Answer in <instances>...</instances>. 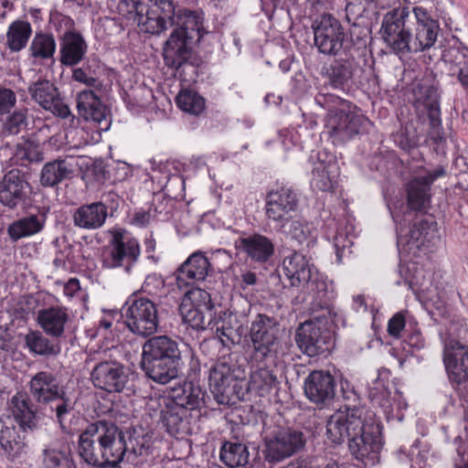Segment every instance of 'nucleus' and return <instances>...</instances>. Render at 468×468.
<instances>
[{"label": "nucleus", "mask_w": 468, "mask_h": 468, "mask_svg": "<svg viewBox=\"0 0 468 468\" xmlns=\"http://www.w3.org/2000/svg\"><path fill=\"white\" fill-rule=\"evenodd\" d=\"M112 422V420H99L91 422L80 432V435L89 439L87 443L90 448H92V442H97L99 445H102V440H104L105 435H107Z\"/></svg>", "instance_id": "51"}, {"label": "nucleus", "mask_w": 468, "mask_h": 468, "mask_svg": "<svg viewBox=\"0 0 468 468\" xmlns=\"http://www.w3.org/2000/svg\"><path fill=\"white\" fill-rule=\"evenodd\" d=\"M176 104L182 111L198 115L205 109V100L196 91L181 90L176 96Z\"/></svg>", "instance_id": "50"}, {"label": "nucleus", "mask_w": 468, "mask_h": 468, "mask_svg": "<svg viewBox=\"0 0 468 468\" xmlns=\"http://www.w3.org/2000/svg\"><path fill=\"white\" fill-rule=\"evenodd\" d=\"M314 101L320 107L327 110L328 113H335L341 108H351L347 101L331 93H318L314 98Z\"/></svg>", "instance_id": "56"}, {"label": "nucleus", "mask_w": 468, "mask_h": 468, "mask_svg": "<svg viewBox=\"0 0 468 468\" xmlns=\"http://www.w3.org/2000/svg\"><path fill=\"white\" fill-rule=\"evenodd\" d=\"M235 248L243 252L251 261L264 263L274 254L272 240L260 233L239 237L235 240Z\"/></svg>", "instance_id": "30"}, {"label": "nucleus", "mask_w": 468, "mask_h": 468, "mask_svg": "<svg viewBox=\"0 0 468 468\" xmlns=\"http://www.w3.org/2000/svg\"><path fill=\"white\" fill-rule=\"evenodd\" d=\"M356 69L357 62L350 56L324 64L321 75L331 88L345 91L351 88Z\"/></svg>", "instance_id": "23"}, {"label": "nucleus", "mask_w": 468, "mask_h": 468, "mask_svg": "<svg viewBox=\"0 0 468 468\" xmlns=\"http://www.w3.org/2000/svg\"><path fill=\"white\" fill-rule=\"evenodd\" d=\"M10 410L23 431H32L40 426L41 416L26 393L18 392L12 397Z\"/></svg>", "instance_id": "31"}, {"label": "nucleus", "mask_w": 468, "mask_h": 468, "mask_svg": "<svg viewBox=\"0 0 468 468\" xmlns=\"http://www.w3.org/2000/svg\"><path fill=\"white\" fill-rule=\"evenodd\" d=\"M28 391L32 400L38 407L48 406L56 422L62 430L66 429L67 420L75 410L76 400L58 375L50 371H38L30 378Z\"/></svg>", "instance_id": "5"}, {"label": "nucleus", "mask_w": 468, "mask_h": 468, "mask_svg": "<svg viewBox=\"0 0 468 468\" xmlns=\"http://www.w3.org/2000/svg\"><path fill=\"white\" fill-rule=\"evenodd\" d=\"M406 203L401 208L389 207L390 213L396 223L397 247L400 263L407 261L410 254L408 246L410 244V222L407 219V212L410 208V184L404 185ZM403 266L399 264V272L402 273Z\"/></svg>", "instance_id": "32"}, {"label": "nucleus", "mask_w": 468, "mask_h": 468, "mask_svg": "<svg viewBox=\"0 0 468 468\" xmlns=\"http://www.w3.org/2000/svg\"><path fill=\"white\" fill-rule=\"evenodd\" d=\"M265 460L280 463L302 451L306 443L305 434L292 427H276L264 437Z\"/></svg>", "instance_id": "11"}, {"label": "nucleus", "mask_w": 468, "mask_h": 468, "mask_svg": "<svg viewBox=\"0 0 468 468\" xmlns=\"http://www.w3.org/2000/svg\"><path fill=\"white\" fill-rule=\"evenodd\" d=\"M31 34V25L27 21L16 20L8 27L5 45L12 52H18L26 48Z\"/></svg>", "instance_id": "46"}, {"label": "nucleus", "mask_w": 468, "mask_h": 468, "mask_svg": "<svg viewBox=\"0 0 468 468\" xmlns=\"http://www.w3.org/2000/svg\"><path fill=\"white\" fill-rule=\"evenodd\" d=\"M368 396L373 404L382 408L385 411L391 406L390 392L382 382H377L374 387H371Z\"/></svg>", "instance_id": "57"}, {"label": "nucleus", "mask_w": 468, "mask_h": 468, "mask_svg": "<svg viewBox=\"0 0 468 468\" xmlns=\"http://www.w3.org/2000/svg\"><path fill=\"white\" fill-rule=\"evenodd\" d=\"M30 194V184L19 169L8 171L0 181V203L16 209L23 205Z\"/></svg>", "instance_id": "19"}, {"label": "nucleus", "mask_w": 468, "mask_h": 468, "mask_svg": "<svg viewBox=\"0 0 468 468\" xmlns=\"http://www.w3.org/2000/svg\"><path fill=\"white\" fill-rule=\"evenodd\" d=\"M366 12L365 0H351L346 5V17L348 23L352 25L350 37L353 39L357 33V39L366 37L367 28L361 26L360 20Z\"/></svg>", "instance_id": "47"}, {"label": "nucleus", "mask_w": 468, "mask_h": 468, "mask_svg": "<svg viewBox=\"0 0 468 468\" xmlns=\"http://www.w3.org/2000/svg\"><path fill=\"white\" fill-rule=\"evenodd\" d=\"M441 243L438 224L431 216L415 220L411 228V250H414V257L419 261L412 262L417 267L414 273L411 272V291L420 303L427 299L426 291L431 284L430 271L425 265Z\"/></svg>", "instance_id": "4"}, {"label": "nucleus", "mask_w": 468, "mask_h": 468, "mask_svg": "<svg viewBox=\"0 0 468 468\" xmlns=\"http://www.w3.org/2000/svg\"><path fill=\"white\" fill-rule=\"evenodd\" d=\"M453 62L458 67V80L462 86L468 90V48L457 49Z\"/></svg>", "instance_id": "58"}, {"label": "nucleus", "mask_w": 468, "mask_h": 468, "mask_svg": "<svg viewBox=\"0 0 468 468\" xmlns=\"http://www.w3.org/2000/svg\"><path fill=\"white\" fill-rule=\"evenodd\" d=\"M282 270L290 281L292 286L299 287L303 281L310 279L312 273L316 270L315 267L309 262L306 257L297 251L284 257L282 261Z\"/></svg>", "instance_id": "38"}, {"label": "nucleus", "mask_w": 468, "mask_h": 468, "mask_svg": "<svg viewBox=\"0 0 468 468\" xmlns=\"http://www.w3.org/2000/svg\"><path fill=\"white\" fill-rule=\"evenodd\" d=\"M219 459L229 468L243 466L249 461V451L244 443L224 441L220 447Z\"/></svg>", "instance_id": "45"}, {"label": "nucleus", "mask_w": 468, "mask_h": 468, "mask_svg": "<svg viewBox=\"0 0 468 468\" xmlns=\"http://www.w3.org/2000/svg\"><path fill=\"white\" fill-rule=\"evenodd\" d=\"M56 40L52 34L36 33L28 48L29 56L35 61L53 59L56 52Z\"/></svg>", "instance_id": "44"}, {"label": "nucleus", "mask_w": 468, "mask_h": 468, "mask_svg": "<svg viewBox=\"0 0 468 468\" xmlns=\"http://www.w3.org/2000/svg\"><path fill=\"white\" fill-rule=\"evenodd\" d=\"M335 385V379L329 372L314 370L304 379V394L311 402L323 408L333 401Z\"/></svg>", "instance_id": "21"}, {"label": "nucleus", "mask_w": 468, "mask_h": 468, "mask_svg": "<svg viewBox=\"0 0 468 468\" xmlns=\"http://www.w3.org/2000/svg\"><path fill=\"white\" fill-rule=\"evenodd\" d=\"M446 174L442 166L411 179V210H426L431 205V185Z\"/></svg>", "instance_id": "33"}, {"label": "nucleus", "mask_w": 468, "mask_h": 468, "mask_svg": "<svg viewBox=\"0 0 468 468\" xmlns=\"http://www.w3.org/2000/svg\"><path fill=\"white\" fill-rule=\"evenodd\" d=\"M279 384L280 382L273 371L262 366L250 374L249 389L256 392L261 397H264L270 394L271 390L277 389Z\"/></svg>", "instance_id": "42"}, {"label": "nucleus", "mask_w": 468, "mask_h": 468, "mask_svg": "<svg viewBox=\"0 0 468 468\" xmlns=\"http://www.w3.org/2000/svg\"><path fill=\"white\" fill-rule=\"evenodd\" d=\"M370 124L363 114L341 108L335 113H328L325 128L334 144H341L362 133Z\"/></svg>", "instance_id": "14"}, {"label": "nucleus", "mask_w": 468, "mask_h": 468, "mask_svg": "<svg viewBox=\"0 0 468 468\" xmlns=\"http://www.w3.org/2000/svg\"><path fill=\"white\" fill-rule=\"evenodd\" d=\"M321 314L309 315L295 331V343L303 354L310 356H325L334 347V337L329 328L332 316L320 318Z\"/></svg>", "instance_id": "7"}, {"label": "nucleus", "mask_w": 468, "mask_h": 468, "mask_svg": "<svg viewBox=\"0 0 468 468\" xmlns=\"http://www.w3.org/2000/svg\"><path fill=\"white\" fill-rule=\"evenodd\" d=\"M308 296L307 313L309 315L321 314L320 318L332 316V305L328 296V285L322 273L315 270L310 279L302 283Z\"/></svg>", "instance_id": "20"}, {"label": "nucleus", "mask_w": 468, "mask_h": 468, "mask_svg": "<svg viewBox=\"0 0 468 468\" xmlns=\"http://www.w3.org/2000/svg\"><path fill=\"white\" fill-rule=\"evenodd\" d=\"M382 429L375 412L346 404L328 419L326 436L335 444L347 439L350 454L364 465L373 466L379 462L384 445Z\"/></svg>", "instance_id": "1"}, {"label": "nucleus", "mask_w": 468, "mask_h": 468, "mask_svg": "<svg viewBox=\"0 0 468 468\" xmlns=\"http://www.w3.org/2000/svg\"><path fill=\"white\" fill-rule=\"evenodd\" d=\"M16 103V95L7 88H0V115L8 113Z\"/></svg>", "instance_id": "63"}, {"label": "nucleus", "mask_w": 468, "mask_h": 468, "mask_svg": "<svg viewBox=\"0 0 468 468\" xmlns=\"http://www.w3.org/2000/svg\"><path fill=\"white\" fill-rule=\"evenodd\" d=\"M28 92L32 100L44 110L62 119L69 118L71 124L77 121L69 105L61 97L58 89L51 81L39 79L29 85Z\"/></svg>", "instance_id": "16"}, {"label": "nucleus", "mask_w": 468, "mask_h": 468, "mask_svg": "<svg viewBox=\"0 0 468 468\" xmlns=\"http://www.w3.org/2000/svg\"><path fill=\"white\" fill-rule=\"evenodd\" d=\"M299 197L297 192L289 186H281L270 190L266 194L264 212L269 223L274 224L278 232H284L285 227L292 219L297 211Z\"/></svg>", "instance_id": "12"}, {"label": "nucleus", "mask_w": 468, "mask_h": 468, "mask_svg": "<svg viewBox=\"0 0 468 468\" xmlns=\"http://www.w3.org/2000/svg\"><path fill=\"white\" fill-rule=\"evenodd\" d=\"M204 397L205 392L198 385L186 382L183 387L173 390L171 399L172 403L188 411L199 408L204 403Z\"/></svg>", "instance_id": "40"}, {"label": "nucleus", "mask_w": 468, "mask_h": 468, "mask_svg": "<svg viewBox=\"0 0 468 468\" xmlns=\"http://www.w3.org/2000/svg\"><path fill=\"white\" fill-rule=\"evenodd\" d=\"M407 16L406 8L399 17L396 14L385 16L380 32L382 37L392 49L402 58L410 51V34L404 30V17Z\"/></svg>", "instance_id": "27"}, {"label": "nucleus", "mask_w": 468, "mask_h": 468, "mask_svg": "<svg viewBox=\"0 0 468 468\" xmlns=\"http://www.w3.org/2000/svg\"><path fill=\"white\" fill-rule=\"evenodd\" d=\"M122 317L129 331L144 338L154 335L159 327L157 306L146 297H130L122 307Z\"/></svg>", "instance_id": "9"}, {"label": "nucleus", "mask_w": 468, "mask_h": 468, "mask_svg": "<svg viewBox=\"0 0 468 468\" xmlns=\"http://www.w3.org/2000/svg\"><path fill=\"white\" fill-rule=\"evenodd\" d=\"M38 330H29L24 336L25 346L35 356H56L60 353V346Z\"/></svg>", "instance_id": "41"}, {"label": "nucleus", "mask_w": 468, "mask_h": 468, "mask_svg": "<svg viewBox=\"0 0 468 468\" xmlns=\"http://www.w3.org/2000/svg\"><path fill=\"white\" fill-rule=\"evenodd\" d=\"M27 112V108H19L8 115L4 123L5 132L8 134L16 135L25 130L28 124Z\"/></svg>", "instance_id": "53"}, {"label": "nucleus", "mask_w": 468, "mask_h": 468, "mask_svg": "<svg viewBox=\"0 0 468 468\" xmlns=\"http://www.w3.org/2000/svg\"><path fill=\"white\" fill-rule=\"evenodd\" d=\"M72 79L90 88L96 90L102 88V82L99 80L96 70L89 62H85L81 67L74 69L72 71Z\"/></svg>", "instance_id": "52"}, {"label": "nucleus", "mask_w": 468, "mask_h": 468, "mask_svg": "<svg viewBox=\"0 0 468 468\" xmlns=\"http://www.w3.org/2000/svg\"><path fill=\"white\" fill-rule=\"evenodd\" d=\"M279 319L263 313L257 314L251 321L250 337L253 357L259 363H274L279 350Z\"/></svg>", "instance_id": "8"}, {"label": "nucleus", "mask_w": 468, "mask_h": 468, "mask_svg": "<svg viewBox=\"0 0 468 468\" xmlns=\"http://www.w3.org/2000/svg\"><path fill=\"white\" fill-rule=\"evenodd\" d=\"M183 365L179 343L168 335H151L143 345L141 367L154 382L165 385L178 376Z\"/></svg>", "instance_id": "3"}, {"label": "nucleus", "mask_w": 468, "mask_h": 468, "mask_svg": "<svg viewBox=\"0 0 468 468\" xmlns=\"http://www.w3.org/2000/svg\"><path fill=\"white\" fill-rule=\"evenodd\" d=\"M75 174V165L71 159L58 158L46 163L40 172L39 182L44 187H55Z\"/></svg>", "instance_id": "37"}, {"label": "nucleus", "mask_w": 468, "mask_h": 468, "mask_svg": "<svg viewBox=\"0 0 468 468\" xmlns=\"http://www.w3.org/2000/svg\"><path fill=\"white\" fill-rule=\"evenodd\" d=\"M94 361L90 371V381L95 388L109 393L122 392L129 381L127 367L121 362L101 356L90 357L86 363Z\"/></svg>", "instance_id": "13"}, {"label": "nucleus", "mask_w": 468, "mask_h": 468, "mask_svg": "<svg viewBox=\"0 0 468 468\" xmlns=\"http://www.w3.org/2000/svg\"><path fill=\"white\" fill-rule=\"evenodd\" d=\"M79 115L87 122H91L101 131H107L111 126L107 108L101 98L91 90H83L77 95Z\"/></svg>", "instance_id": "25"}, {"label": "nucleus", "mask_w": 468, "mask_h": 468, "mask_svg": "<svg viewBox=\"0 0 468 468\" xmlns=\"http://www.w3.org/2000/svg\"><path fill=\"white\" fill-rule=\"evenodd\" d=\"M43 468H77L71 454L56 448H47L42 452Z\"/></svg>", "instance_id": "49"}, {"label": "nucleus", "mask_w": 468, "mask_h": 468, "mask_svg": "<svg viewBox=\"0 0 468 468\" xmlns=\"http://www.w3.org/2000/svg\"><path fill=\"white\" fill-rule=\"evenodd\" d=\"M27 442L9 417H0V450L8 460L15 461L27 453Z\"/></svg>", "instance_id": "29"}, {"label": "nucleus", "mask_w": 468, "mask_h": 468, "mask_svg": "<svg viewBox=\"0 0 468 468\" xmlns=\"http://www.w3.org/2000/svg\"><path fill=\"white\" fill-rule=\"evenodd\" d=\"M87 441L89 439L79 435L77 446L79 457L89 468L102 466V446L92 442V448H90Z\"/></svg>", "instance_id": "48"}, {"label": "nucleus", "mask_w": 468, "mask_h": 468, "mask_svg": "<svg viewBox=\"0 0 468 468\" xmlns=\"http://www.w3.org/2000/svg\"><path fill=\"white\" fill-rule=\"evenodd\" d=\"M46 214L38 213L18 218L7 227L9 239L16 242L21 239L28 238L40 233L46 224Z\"/></svg>", "instance_id": "39"}, {"label": "nucleus", "mask_w": 468, "mask_h": 468, "mask_svg": "<svg viewBox=\"0 0 468 468\" xmlns=\"http://www.w3.org/2000/svg\"><path fill=\"white\" fill-rule=\"evenodd\" d=\"M107 217V206L103 202H92L76 208L72 213V221L79 229L95 230L104 225Z\"/></svg>", "instance_id": "35"}, {"label": "nucleus", "mask_w": 468, "mask_h": 468, "mask_svg": "<svg viewBox=\"0 0 468 468\" xmlns=\"http://www.w3.org/2000/svg\"><path fill=\"white\" fill-rule=\"evenodd\" d=\"M414 96L418 109L421 106L422 110L426 112L429 123L431 138L438 143L441 141L442 137V127L441 120V108L439 102V97L437 91L430 85H418L413 89Z\"/></svg>", "instance_id": "22"}, {"label": "nucleus", "mask_w": 468, "mask_h": 468, "mask_svg": "<svg viewBox=\"0 0 468 468\" xmlns=\"http://www.w3.org/2000/svg\"><path fill=\"white\" fill-rule=\"evenodd\" d=\"M439 25L415 28L416 51H422L432 47L437 39Z\"/></svg>", "instance_id": "54"}, {"label": "nucleus", "mask_w": 468, "mask_h": 468, "mask_svg": "<svg viewBox=\"0 0 468 468\" xmlns=\"http://www.w3.org/2000/svg\"><path fill=\"white\" fill-rule=\"evenodd\" d=\"M172 402L171 396L151 397L146 403V410L152 417L159 415L161 418L163 411H165L168 408L167 405Z\"/></svg>", "instance_id": "60"}, {"label": "nucleus", "mask_w": 468, "mask_h": 468, "mask_svg": "<svg viewBox=\"0 0 468 468\" xmlns=\"http://www.w3.org/2000/svg\"><path fill=\"white\" fill-rule=\"evenodd\" d=\"M443 361L450 379L460 385L468 380V346L450 339L445 343Z\"/></svg>", "instance_id": "26"}, {"label": "nucleus", "mask_w": 468, "mask_h": 468, "mask_svg": "<svg viewBox=\"0 0 468 468\" xmlns=\"http://www.w3.org/2000/svg\"><path fill=\"white\" fill-rule=\"evenodd\" d=\"M353 242L344 233H337L334 239V246L335 249L336 262L338 264L343 262V258L346 254H350V247Z\"/></svg>", "instance_id": "61"}, {"label": "nucleus", "mask_w": 468, "mask_h": 468, "mask_svg": "<svg viewBox=\"0 0 468 468\" xmlns=\"http://www.w3.org/2000/svg\"><path fill=\"white\" fill-rule=\"evenodd\" d=\"M183 319L186 324L196 330L208 329V322L206 323L205 315L198 307H190L184 314Z\"/></svg>", "instance_id": "59"}, {"label": "nucleus", "mask_w": 468, "mask_h": 468, "mask_svg": "<svg viewBox=\"0 0 468 468\" xmlns=\"http://www.w3.org/2000/svg\"><path fill=\"white\" fill-rule=\"evenodd\" d=\"M111 233L112 239L104 253L102 265L107 269H121L129 274L139 260L140 244L135 238L127 236L124 229H114Z\"/></svg>", "instance_id": "10"}, {"label": "nucleus", "mask_w": 468, "mask_h": 468, "mask_svg": "<svg viewBox=\"0 0 468 468\" xmlns=\"http://www.w3.org/2000/svg\"><path fill=\"white\" fill-rule=\"evenodd\" d=\"M290 222L291 224L287 233L299 244H303L312 237L314 228L311 223L302 218L292 219Z\"/></svg>", "instance_id": "55"}, {"label": "nucleus", "mask_w": 468, "mask_h": 468, "mask_svg": "<svg viewBox=\"0 0 468 468\" xmlns=\"http://www.w3.org/2000/svg\"><path fill=\"white\" fill-rule=\"evenodd\" d=\"M127 444L129 449L125 456H127L128 461L132 460L133 457L143 456L148 452V446H145V440L144 437L129 438V443Z\"/></svg>", "instance_id": "62"}, {"label": "nucleus", "mask_w": 468, "mask_h": 468, "mask_svg": "<svg viewBox=\"0 0 468 468\" xmlns=\"http://www.w3.org/2000/svg\"><path fill=\"white\" fill-rule=\"evenodd\" d=\"M249 319L245 313L221 311L208 321V329L215 331L224 346L238 345L248 331Z\"/></svg>", "instance_id": "15"}, {"label": "nucleus", "mask_w": 468, "mask_h": 468, "mask_svg": "<svg viewBox=\"0 0 468 468\" xmlns=\"http://www.w3.org/2000/svg\"><path fill=\"white\" fill-rule=\"evenodd\" d=\"M102 465L120 463L129 449L124 432L112 421L102 440Z\"/></svg>", "instance_id": "36"}, {"label": "nucleus", "mask_w": 468, "mask_h": 468, "mask_svg": "<svg viewBox=\"0 0 468 468\" xmlns=\"http://www.w3.org/2000/svg\"><path fill=\"white\" fill-rule=\"evenodd\" d=\"M213 272L209 260L202 251L192 253L176 271L175 275L179 288L193 286L204 282Z\"/></svg>", "instance_id": "24"}, {"label": "nucleus", "mask_w": 468, "mask_h": 468, "mask_svg": "<svg viewBox=\"0 0 468 468\" xmlns=\"http://www.w3.org/2000/svg\"><path fill=\"white\" fill-rule=\"evenodd\" d=\"M235 366L226 358L218 360L209 371V388L215 401L221 406H229L233 402L236 377Z\"/></svg>", "instance_id": "18"}, {"label": "nucleus", "mask_w": 468, "mask_h": 468, "mask_svg": "<svg viewBox=\"0 0 468 468\" xmlns=\"http://www.w3.org/2000/svg\"><path fill=\"white\" fill-rule=\"evenodd\" d=\"M176 14L173 0H131L126 16L141 31L157 35L167 29V20Z\"/></svg>", "instance_id": "6"}, {"label": "nucleus", "mask_w": 468, "mask_h": 468, "mask_svg": "<svg viewBox=\"0 0 468 468\" xmlns=\"http://www.w3.org/2000/svg\"><path fill=\"white\" fill-rule=\"evenodd\" d=\"M88 45L82 35L68 30L59 39V61L63 66L73 67L81 62L87 53Z\"/></svg>", "instance_id": "34"}, {"label": "nucleus", "mask_w": 468, "mask_h": 468, "mask_svg": "<svg viewBox=\"0 0 468 468\" xmlns=\"http://www.w3.org/2000/svg\"><path fill=\"white\" fill-rule=\"evenodd\" d=\"M314 45L319 52L336 56L344 48L345 31L341 23L332 15H324L313 26Z\"/></svg>", "instance_id": "17"}, {"label": "nucleus", "mask_w": 468, "mask_h": 468, "mask_svg": "<svg viewBox=\"0 0 468 468\" xmlns=\"http://www.w3.org/2000/svg\"><path fill=\"white\" fill-rule=\"evenodd\" d=\"M171 27L174 29L163 48L164 60L171 69H185L204 34L203 17L197 11L178 9L176 16L167 20V28Z\"/></svg>", "instance_id": "2"}, {"label": "nucleus", "mask_w": 468, "mask_h": 468, "mask_svg": "<svg viewBox=\"0 0 468 468\" xmlns=\"http://www.w3.org/2000/svg\"><path fill=\"white\" fill-rule=\"evenodd\" d=\"M413 13L416 17V27H433L438 25V22L433 19L429 12L422 8V7H414Z\"/></svg>", "instance_id": "64"}, {"label": "nucleus", "mask_w": 468, "mask_h": 468, "mask_svg": "<svg viewBox=\"0 0 468 468\" xmlns=\"http://www.w3.org/2000/svg\"><path fill=\"white\" fill-rule=\"evenodd\" d=\"M69 322V314L65 306H48L38 310L37 314V324L51 338H63Z\"/></svg>", "instance_id": "28"}, {"label": "nucleus", "mask_w": 468, "mask_h": 468, "mask_svg": "<svg viewBox=\"0 0 468 468\" xmlns=\"http://www.w3.org/2000/svg\"><path fill=\"white\" fill-rule=\"evenodd\" d=\"M167 406V410L163 411L161 417V422L164 427H165L168 433L174 436L185 433L187 431L188 411L175 403L168 404Z\"/></svg>", "instance_id": "43"}]
</instances>
